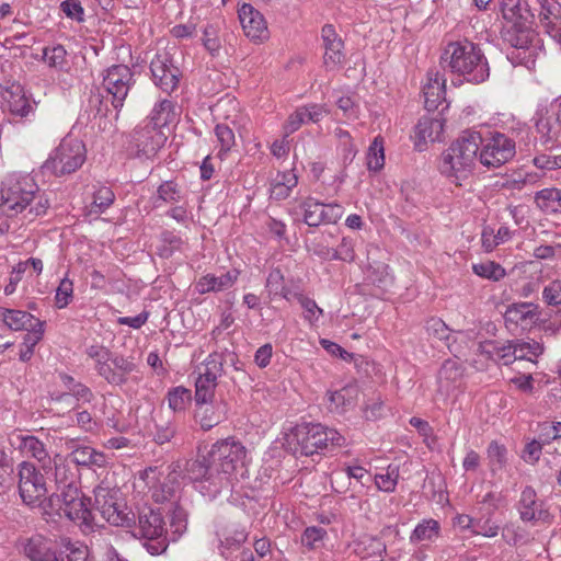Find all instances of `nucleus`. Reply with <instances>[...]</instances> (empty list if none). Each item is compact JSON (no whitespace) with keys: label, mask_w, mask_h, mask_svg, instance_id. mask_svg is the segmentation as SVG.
Instances as JSON below:
<instances>
[{"label":"nucleus","mask_w":561,"mask_h":561,"mask_svg":"<svg viewBox=\"0 0 561 561\" xmlns=\"http://www.w3.org/2000/svg\"><path fill=\"white\" fill-rule=\"evenodd\" d=\"M114 199L115 194L110 187L100 186L93 193V201L89 206V214L98 216L104 213L114 203Z\"/></svg>","instance_id":"nucleus-44"},{"label":"nucleus","mask_w":561,"mask_h":561,"mask_svg":"<svg viewBox=\"0 0 561 561\" xmlns=\"http://www.w3.org/2000/svg\"><path fill=\"white\" fill-rule=\"evenodd\" d=\"M174 118L175 112L173 103L164 99L152 108L148 124L160 130L161 127L172 123Z\"/></svg>","instance_id":"nucleus-38"},{"label":"nucleus","mask_w":561,"mask_h":561,"mask_svg":"<svg viewBox=\"0 0 561 561\" xmlns=\"http://www.w3.org/2000/svg\"><path fill=\"white\" fill-rule=\"evenodd\" d=\"M54 462V480L59 492H66L68 489L77 486V472L75 468L70 466V461L56 455L53 459Z\"/></svg>","instance_id":"nucleus-33"},{"label":"nucleus","mask_w":561,"mask_h":561,"mask_svg":"<svg viewBox=\"0 0 561 561\" xmlns=\"http://www.w3.org/2000/svg\"><path fill=\"white\" fill-rule=\"evenodd\" d=\"M62 385L68 389L69 393L78 401L90 403L94 399V394L89 387L76 381L73 377L67 374H60Z\"/></svg>","instance_id":"nucleus-46"},{"label":"nucleus","mask_w":561,"mask_h":561,"mask_svg":"<svg viewBox=\"0 0 561 561\" xmlns=\"http://www.w3.org/2000/svg\"><path fill=\"white\" fill-rule=\"evenodd\" d=\"M3 107L15 117H26L34 111V104L27 99L20 84H12L2 94Z\"/></svg>","instance_id":"nucleus-24"},{"label":"nucleus","mask_w":561,"mask_h":561,"mask_svg":"<svg viewBox=\"0 0 561 561\" xmlns=\"http://www.w3.org/2000/svg\"><path fill=\"white\" fill-rule=\"evenodd\" d=\"M443 123L439 119L422 117L414 128V146L419 151L425 149L427 141L439 140Z\"/></svg>","instance_id":"nucleus-32"},{"label":"nucleus","mask_w":561,"mask_h":561,"mask_svg":"<svg viewBox=\"0 0 561 561\" xmlns=\"http://www.w3.org/2000/svg\"><path fill=\"white\" fill-rule=\"evenodd\" d=\"M367 476L366 469L360 466H350L345 469V472H336L332 476L331 484L336 492H341V490L336 486L341 480L344 479H355L362 484H364L363 479Z\"/></svg>","instance_id":"nucleus-58"},{"label":"nucleus","mask_w":561,"mask_h":561,"mask_svg":"<svg viewBox=\"0 0 561 561\" xmlns=\"http://www.w3.org/2000/svg\"><path fill=\"white\" fill-rule=\"evenodd\" d=\"M10 445L24 457L36 459L45 473L51 470V459L45 444L37 437L15 431L9 436Z\"/></svg>","instance_id":"nucleus-16"},{"label":"nucleus","mask_w":561,"mask_h":561,"mask_svg":"<svg viewBox=\"0 0 561 561\" xmlns=\"http://www.w3.org/2000/svg\"><path fill=\"white\" fill-rule=\"evenodd\" d=\"M513 354V358H516V360H529L535 363L534 358H537L539 355L543 353V346L536 342H522L517 341L515 342V346L513 347V351H511Z\"/></svg>","instance_id":"nucleus-45"},{"label":"nucleus","mask_w":561,"mask_h":561,"mask_svg":"<svg viewBox=\"0 0 561 561\" xmlns=\"http://www.w3.org/2000/svg\"><path fill=\"white\" fill-rule=\"evenodd\" d=\"M482 144L479 131H463L439 157L438 170L450 183L465 186L473 176Z\"/></svg>","instance_id":"nucleus-3"},{"label":"nucleus","mask_w":561,"mask_h":561,"mask_svg":"<svg viewBox=\"0 0 561 561\" xmlns=\"http://www.w3.org/2000/svg\"><path fill=\"white\" fill-rule=\"evenodd\" d=\"M194 402V420L204 431H209L227 419L228 403L225 400H204Z\"/></svg>","instance_id":"nucleus-21"},{"label":"nucleus","mask_w":561,"mask_h":561,"mask_svg":"<svg viewBox=\"0 0 561 561\" xmlns=\"http://www.w3.org/2000/svg\"><path fill=\"white\" fill-rule=\"evenodd\" d=\"M73 294V284L70 279L64 278L59 283V286L56 290L55 302L56 306L61 309L68 306L72 298Z\"/></svg>","instance_id":"nucleus-62"},{"label":"nucleus","mask_w":561,"mask_h":561,"mask_svg":"<svg viewBox=\"0 0 561 561\" xmlns=\"http://www.w3.org/2000/svg\"><path fill=\"white\" fill-rule=\"evenodd\" d=\"M19 493L26 505H37L47 493L44 477L36 467L22 461L18 467Z\"/></svg>","instance_id":"nucleus-12"},{"label":"nucleus","mask_w":561,"mask_h":561,"mask_svg":"<svg viewBox=\"0 0 561 561\" xmlns=\"http://www.w3.org/2000/svg\"><path fill=\"white\" fill-rule=\"evenodd\" d=\"M540 309L533 302H517L507 307L504 313L506 327L512 330L528 331L540 321Z\"/></svg>","instance_id":"nucleus-17"},{"label":"nucleus","mask_w":561,"mask_h":561,"mask_svg":"<svg viewBox=\"0 0 561 561\" xmlns=\"http://www.w3.org/2000/svg\"><path fill=\"white\" fill-rule=\"evenodd\" d=\"M217 382L209 378L197 376L195 380L194 401L215 400Z\"/></svg>","instance_id":"nucleus-55"},{"label":"nucleus","mask_w":561,"mask_h":561,"mask_svg":"<svg viewBox=\"0 0 561 561\" xmlns=\"http://www.w3.org/2000/svg\"><path fill=\"white\" fill-rule=\"evenodd\" d=\"M219 24H208L203 31L204 47L211 54L216 55L221 48V41L219 37Z\"/></svg>","instance_id":"nucleus-53"},{"label":"nucleus","mask_w":561,"mask_h":561,"mask_svg":"<svg viewBox=\"0 0 561 561\" xmlns=\"http://www.w3.org/2000/svg\"><path fill=\"white\" fill-rule=\"evenodd\" d=\"M539 208L546 213H558L561 210V191L558 188H545L535 196Z\"/></svg>","instance_id":"nucleus-41"},{"label":"nucleus","mask_w":561,"mask_h":561,"mask_svg":"<svg viewBox=\"0 0 561 561\" xmlns=\"http://www.w3.org/2000/svg\"><path fill=\"white\" fill-rule=\"evenodd\" d=\"M25 556L32 561H59L53 542L42 535H33L26 539L24 546Z\"/></svg>","instance_id":"nucleus-28"},{"label":"nucleus","mask_w":561,"mask_h":561,"mask_svg":"<svg viewBox=\"0 0 561 561\" xmlns=\"http://www.w3.org/2000/svg\"><path fill=\"white\" fill-rule=\"evenodd\" d=\"M167 400L173 412H183L192 400V392L183 386H178L169 390Z\"/></svg>","instance_id":"nucleus-48"},{"label":"nucleus","mask_w":561,"mask_h":561,"mask_svg":"<svg viewBox=\"0 0 561 561\" xmlns=\"http://www.w3.org/2000/svg\"><path fill=\"white\" fill-rule=\"evenodd\" d=\"M472 271L476 275L493 282H499L506 275L505 268L493 261L476 263L472 265Z\"/></svg>","instance_id":"nucleus-47"},{"label":"nucleus","mask_w":561,"mask_h":561,"mask_svg":"<svg viewBox=\"0 0 561 561\" xmlns=\"http://www.w3.org/2000/svg\"><path fill=\"white\" fill-rule=\"evenodd\" d=\"M87 354L90 358L94 359V368L102 377L103 368L101 369V367H107V365H110L111 352L104 346L92 345L87 348Z\"/></svg>","instance_id":"nucleus-57"},{"label":"nucleus","mask_w":561,"mask_h":561,"mask_svg":"<svg viewBox=\"0 0 561 561\" xmlns=\"http://www.w3.org/2000/svg\"><path fill=\"white\" fill-rule=\"evenodd\" d=\"M0 318L13 331L35 329L36 320L30 312L16 309L0 308Z\"/></svg>","instance_id":"nucleus-35"},{"label":"nucleus","mask_w":561,"mask_h":561,"mask_svg":"<svg viewBox=\"0 0 561 561\" xmlns=\"http://www.w3.org/2000/svg\"><path fill=\"white\" fill-rule=\"evenodd\" d=\"M245 459V447L233 437H228L213 444L206 455L188 460L185 471L199 493L214 499L221 491L231 490L249 478Z\"/></svg>","instance_id":"nucleus-1"},{"label":"nucleus","mask_w":561,"mask_h":561,"mask_svg":"<svg viewBox=\"0 0 561 561\" xmlns=\"http://www.w3.org/2000/svg\"><path fill=\"white\" fill-rule=\"evenodd\" d=\"M68 460L70 463L78 466L96 465L101 467L105 462V457L102 453L96 451L92 447L82 446L76 448L70 455Z\"/></svg>","instance_id":"nucleus-39"},{"label":"nucleus","mask_w":561,"mask_h":561,"mask_svg":"<svg viewBox=\"0 0 561 561\" xmlns=\"http://www.w3.org/2000/svg\"><path fill=\"white\" fill-rule=\"evenodd\" d=\"M358 394L359 390L355 383H348L340 390L328 391V409L331 412L342 413L356 404Z\"/></svg>","instance_id":"nucleus-30"},{"label":"nucleus","mask_w":561,"mask_h":561,"mask_svg":"<svg viewBox=\"0 0 561 561\" xmlns=\"http://www.w3.org/2000/svg\"><path fill=\"white\" fill-rule=\"evenodd\" d=\"M502 538L510 546H522L529 541V533L518 524L510 523L503 527Z\"/></svg>","instance_id":"nucleus-50"},{"label":"nucleus","mask_w":561,"mask_h":561,"mask_svg":"<svg viewBox=\"0 0 561 561\" xmlns=\"http://www.w3.org/2000/svg\"><path fill=\"white\" fill-rule=\"evenodd\" d=\"M184 247L183 240L171 233L165 232L162 236V244L159 248V255L162 257H170L175 251H182Z\"/></svg>","instance_id":"nucleus-59"},{"label":"nucleus","mask_w":561,"mask_h":561,"mask_svg":"<svg viewBox=\"0 0 561 561\" xmlns=\"http://www.w3.org/2000/svg\"><path fill=\"white\" fill-rule=\"evenodd\" d=\"M94 502L96 510L110 524L126 528L136 526V515L126 506L118 489L100 484L94 490Z\"/></svg>","instance_id":"nucleus-8"},{"label":"nucleus","mask_w":561,"mask_h":561,"mask_svg":"<svg viewBox=\"0 0 561 561\" xmlns=\"http://www.w3.org/2000/svg\"><path fill=\"white\" fill-rule=\"evenodd\" d=\"M512 237L511 230L502 226L496 232L491 227H485L482 231V247L486 252L493 251L497 245L508 241Z\"/></svg>","instance_id":"nucleus-42"},{"label":"nucleus","mask_w":561,"mask_h":561,"mask_svg":"<svg viewBox=\"0 0 561 561\" xmlns=\"http://www.w3.org/2000/svg\"><path fill=\"white\" fill-rule=\"evenodd\" d=\"M385 550L383 543L376 538L367 537L357 543L356 551L363 554V558H377L381 557Z\"/></svg>","instance_id":"nucleus-56"},{"label":"nucleus","mask_w":561,"mask_h":561,"mask_svg":"<svg viewBox=\"0 0 561 561\" xmlns=\"http://www.w3.org/2000/svg\"><path fill=\"white\" fill-rule=\"evenodd\" d=\"M323 42V65L327 70H337L345 62L344 42L332 24H325L321 30Z\"/></svg>","instance_id":"nucleus-20"},{"label":"nucleus","mask_w":561,"mask_h":561,"mask_svg":"<svg viewBox=\"0 0 561 561\" xmlns=\"http://www.w3.org/2000/svg\"><path fill=\"white\" fill-rule=\"evenodd\" d=\"M36 327L33 329L32 333L26 334L24 336V341L22 344V348L20 351V359L22 362H28L34 353V347L42 340L44 329L43 323L39 320H36Z\"/></svg>","instance_id":"nucleus-51"},{"label":"nucleus","mask_w":561,"mask_h":561,"mask_svg":"<svg viewBox=\"0 0 561 561\" xmlns=\"http://www.w3.org/2000/svg\"><path fill=\"white\" fill-rule=\"evenodd\" d=\"M385 165L383 139L376 137L367 151V167L370 171H379Z\"/></svg>","instance_id":"nucleus-49"},{"label":"nucleus","mask_w":561,"mask_h":561,"mask_svg":"<svg viewBox=\"0 0 561 561\" xmlns=\"http://www.w3.org/2000/svg\"><path fill=\"white\" fill-rule=\"evenodd\" d=\"M242 30L251 41H264L268 37V30L264 16L250 3H243L238 10Z\"/></svg>","instance_id":"nucleus-22"},{"label":"nucleus","mask_w":561,"mask_h":561,"mask_svg":"<svg viewBox=\"0 0 561 561\" xmlns=\"http://www.w3.org/2000/svg\"><path fill=\"white\" fill-rule=\"evenodd\" d=\"M225 356L222 353L213 352L197 367V375L202 378H209L217 382L224 373Z\"/></svg>","instance_id":"nucleus-37"},{"label":"nucleus","mask_w":561,"mask_h":561,"mask_svg":"<svg viewBox=\"0 0 561 561\" xmlns=\"http://www.w3.org/2000/svg\"><path fill=\"white\" fill-rule=\"evenodd\" d=\"M423 87L424 105L427 111H435L445 100L446 78L436 70H430Z\"/></svg>","instance_id":"nucleus-25"},{"label":"nucleus","mask_w":561,"mask_h":561,"mask_svg":"<svg viewBox=\"0 0 561 561\" xmlns=\"http://www.w3.org/2000/svg\"><path fill=\"white\" fill-rule=\"evenodd\" d=\"M478 153V160L481 165L488 169H496L515 156V141L504 134L496 133L485 141L482 140Z\"/></svg>","instance_id":"nucleus-11"},{"label":"nucleus","mask_w":561,"mask_h":561,"mask_svg":"<svg viewBox=\"0 0 561 561\" xmlns=\"http://www.w3.org/2000/svg\"><path fill=\"white\" fill-rule=\"evenodd\" d=\"M0 211L12 217L30 206V213L35 216L44 214L48 207V201L38 193L37 184L30 176H11L3 182Z\"/></svg>","instance_id":"nucleus-4"},{"label":"nucleus","mask_w":561,"mask_h":561,"mask_svg":"<svg viewBox=\"0 0 561 561\" xmlns=\"http://www.w3.org/2000/svg\"><path fill=\"white\" fill-rule=\"evenodd\" d=\"M133 84L134 73L125 65H114L104 72L102 87L112 96V104L116 110L123 107Z\"/></svg>","instance_id":"nucleus-13"},{"label":"nucleus","mask_w":561,"mask_h":561,"mask_svg":"<svg viewBox=\"0 0 561 561\" xmlns=\"http://www.w3.org/2000/svg\"><path fill=\"white\" fill-rule=\"evenodd\" d=\"M299 208L304 213V222L309 227L336 224L344 214V209L340 204H324L312 197L301 201Z\"/></svg>","instance_id":"nucleus-14"},{"label":"nucleus","mask_w":561,"mask_h":561,"mask_svg":"<svg viewBox=\"0 0 561 561\" xmlns=\"http://www.w3.org/2000/svg\"><path fill=\"white\" fill-rule=\"evenodd\" d=\"M440 536V524L433 518H425L420 522L409 537L412 545L421 542H434Z\"/></svg>","instance_id":"nucleus-36"},{"label":"nucleus","mask_w":561,"mask_h":561,"mask_svg":"<svg viewBox=\"0 0 561 561\" xmlns=\"http://www.w3.org/2000/svg\"><path fill=\"white\" fill-rule=\"evenodd\" d=\"M85 161L84 144L71 136H66L48 156L43 169L55 176L76 172Z\"/></svg>","instance_id":"nucleus-7"},{"label":"nucleus","mask_w":561,"mask_h":561,"mask_svg":"<svg viewBox=\"0 0 561 561\" xmlns=\"http://www.w3.org/2000/svg\"><path fill=\"white\" fill-rule=\"evenodd\" d=\"M167 137L157 127L148 123L139 125L133 133L129 150L138 158L150 159L163 146Z\"/></svg>","instance_id":"nucleus-15"},{"label":"nucleus","mask_w":561,"mask_h":561,"mask_svg":"<svg viewBox=\"0 0 561 561\" xmlns=\"http://www.w3.org/2000/svg\"><path fill=\"white\" fill-rule=\"evenodd\" d=\"M138 534L146 539L144 546L152 556H158L168 548L164 537L165 523L159 511L151 507H144L139 511Z\"/></svg>","instance_id":"nucleus-10"},{"label":"nucleus","mask_w":561,"mask_h":561,"mask_svg":"<svg viewBox=\"0 0 561 561\" xmlns=\"http://www.w3.org/2000/svg\"><path fill=\"white\" fill-rule=\"evenodd\" d=\"M89 504L90 500L83 496L78 488L55 493L49 497L50 507L56 510L59 516H65L78 524L83 531L92 530L94 525Z\"/></svg>","instance_id":"nucleus-9"},{"label":"nucleus","mask_w":561,"mask_h":561,"mask_svg":"<svg viewBox=\"0 0 561 561\" xmlns=\"http://www.w3.org/2000/svg\"><path fill=\"white\" fill-rule=\"evenodd\" d=\"M102 377L111 385L122 386L127 382L128 375L137 369L133 359L122 355H111L110 365L102 367Z\"/></svg>","instance_id":"nucleus-26"},{"label":"nucleus","mask_w":561,"mask_h":561,"mask_svg":"<svg viewBox=\"0 0 561 561\" xmlns=\"http://www.w3.org/2000/svg\"><path fill=\"white\" fill-rule=\"evenodd\" d=\"M239 272L231 270L220 275L206 274L202 276L195 285V289L199 294L210 291H222L229 289L237 282Z\"/></svg>","instance_id":"nucleus-29"},{"label":"nucleus","mask_w":561,"mask_h":561,"mask_svg":"<svg viewBox=\"0 0 561 561\" xmlns=\"http://www.w3.org/2000/svg\"><path fill=\"white\" fill-rule=\"evenodd\" d=\"M518 512L523 522L535 523L545 520L548 517V512L543 508V503L537 499L536 492L531 488H525L523 490Z\"/></svg>","instance_id":"nucleus-27"},{"label":"nucleus","mask_w":561,"mask_h":561,"mask_svg":"<svg viewBox=\"0 0 561 561\" xmlns=\"http://www.w3.org/2000/svg\"><path fill=\"white\" fill-rule=\"evenodd\" d=\"M486 456L490 469L495 473L497 470H501L506 462V448L499 445L496 442H492L488 446Z\"/></svg>","instance_id":"nucleus-52"},{"label":"nucleus","mask_w":561,"mask_h":561,"mask_svg":"<svg viewBox=\"0 0 561 561\" xmlns=\"http://www.w3.org/2000/svg\"><path fill=\"white\" fill-rule=\"evenodd\" d=\"M67 51L61 45H56L51 48L44 49V59L49 67L55 69H64L67 64Z\"/></svg>","instance_id":"nucleus-60"},{"label":"nucleus","mask_w":561,"mask_h":561,"mask_svg":"<svg viewBox=\"0 0 561 561\" xmlns=\"http://www.w3.org/2000/svg\"><path fill=\"white\" fill-rule=\"evenodd\" d=\"M400 477V468L397 463H390L383 472L375 476L378 490L391 493L396 490Z\"/></svg>","instance_id":"nucleus-43"},{"label":"nucleus","mask_w":561,"mask_h":561,"mask_svg":"<svg viewBox=\"0 0 561 561\" xmlns=\"http://www.w3.org/2000/svg\"><path fill=\"white\" fill-rule=\"evenodd\" d=\"M439 65L454 87L481 84L490 77V65L483 49L468 38L447 42L442 47Z\"/></svg>","instance_id":"nucleus-2"},{"label":"nucleus","mask_w":561,"mask_h":561,"mask_svg":"<svg viewBox=\"0 0 561 561\" xmlns=\"http://www.w3.org/2000/svg\"><path fill=\"white\" fill-rule=\"evenodd\" d=\"M298 184V176L294 170L277 172L271 181V197L277 201L286 199Z\"/></svg>","instance_id":"nucleus-34"},{"label":"nucleus","mask_w":561,"mask_h":561,"mask_svg":"<svg viewBox=\"0 0 561 561\" xmlns=\"http://www.w3.org/2000/svg\"><path fill=\"white\" fill-rule=\"evenodd\" d=\"M287 443L294 455L312 456L331 447L343 446L345 438L334 428L305 423L293 430Z\"/></svg>","instance_id":"nucleus-5"},{"label":"nucleus","mask_w":561,"mask_h":561,"mask_svg":"<svg viewBox=\"0 0 561 561\" xmlns=\"http://www.w3.org/2000/svg\"><path fill=\"white\" fill-rule=\"evenodd\" d=\"M535 125L542 142H556L561 140V112L558 101L547 106L540 105L536 112Z\"/></svg>","instance_id":"nucleus-18"},{"label":"nucleus","mask_w":561,"mask_h":561,"mask_svg":"<svg viewBox=\"0 0 561 561\" xmlns=\"http://www.w3.org/2000/svg\"><path fill=\"white\" fill-rule=\"evenodd\" d=\"M539 22L551 38L561 44V4L558 0H538Z\"/></svg>","instance_id":"nucleus-23"},{"label":"nucleus","mask_w":561,"mask_h":561,"mask_svg":"<svg viewBox=\"0 0 561 561\" xmlns=\"http://www.w3.org/2000/svg\"><path fill=\"white\" fill-rule=\"evenodd\" d=\"M542 298L549 306L561 305V280L556 279L549 283L543 288Z\"/></svg>","instance_id":"nucleus-64"},{"label":"nucleus","mask_w":561,"mask_h":561,"mask_svg":"<svg viewBox=\"0 0 561 561\" xmlns=\"http://www.w3.org/2000/svg\"><path fill=\"white\" fill-rule=\"evenodd\" d=\"M283 287H284L283 273L278 268L271 271L266 278V284H265V288L267 291V298L270 300H273L276 297H278V291H282Z\"/></svg>","instance_id":"nucleus-61"},{"label":"nucleus","mask_w":561,"mask_h":561,"mask_svg":"<svg viewBox=\"0 0 561 561\" xmlns=\"http://www.w3.org/2000/svg\"><path fill=\"white\" fill-rule=\"evenodd\" d=\"M184 479L185 476H183L180 461H174L168 466L148 467L140 472V480L144 481L148 493L157 503L178 500Z\"/></svg>","instance_id":"nucleus-6"},{"label":"nucleus","mask_w":561,"mask_h":561,"mask_svg":"<svg viewBox=\"0 0 561 561\" xmlns=\"http://www.w3.org/2000/svg\"><path fill=\"white\" fill-rule=\"evenodd\" d=\"M501 11L503 18L513 23L517 28L526 27L534 18V14L528 9V4L523 0H502Z\"/></svg>","instance_id":"nucleus-31"},{"label":"nucleus","mask_w":561,"mask_h":561,"mask_svg":"<svg viewBox=\"0 0 561 561\" xmlns=\"http://www.w3.org/2000/svg\"><path fill=\"white\" fill-rule=\"evenodd\" d=\"M184 199V193L173 181L163 182L157 190L154 206L161 207L162 204H176Z\"/></svg>","instance_id":"nucleus-40"},{"label":"nucleus","mask_w":561,"mask_h":561,"mask_svg":"<svg viewBox=\"0 0 561 561\" xmlns=\"http://www.w3.org/2000/svg\"><path fill=\"white\" fill-rule=\"evenodd\" d=\"M150 71L156 85L165 92L176 89L180 69L172 62L167 51L156 54L150 62Z\"/></svg>","instance_id":"nucleus-19"},{"label":"nucleus","mask_w":561,"mask_h":561,"mask_svg":"<svg viewBox=\"0 0 561 561\" xmlns=\"http://www.w3.org/2000/svg\"><path fill=\"white\" fill-rule=\"evenodd\" d=\"M327 531L322 527H307L301 536V542L309 549H314L323 540Z\"/></svg>","instance_id":"nucleus-63"},{"label":"nucleus","mask_w":561,"mask_h":561,"mask_svg":"<svg viewBox=\"0 0 561 561\" xmlns=\"http://www.w3.org/2000/svg\"><path fill=\"white\" fill-rule=\"evenodd\" d=\"M425 328L430 336H433L439 341H444L448 348L453 352V348L449 344L450 330L442 319L431 318L426 322Z\"/></svg>","instance_id":"nucleus-54"}]
</instances>
